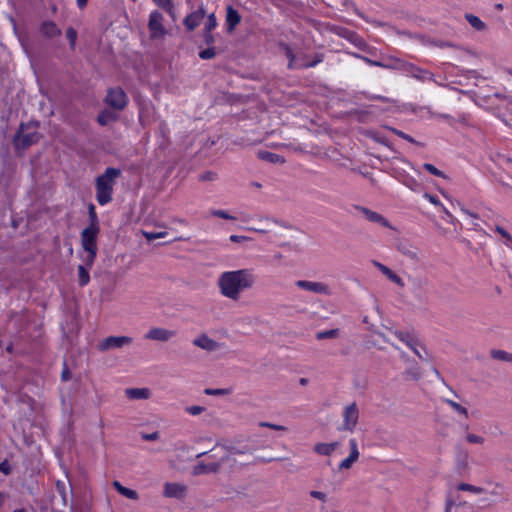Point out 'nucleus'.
<instances>
[{
    "label": "nucleus",
    "instance_id": "nucleus-1",
    "mask_svg": "<svg viewBox=\"0 0 512 512\" xmlns=\"http://www.w3.org/2000/svg\"><path fill=\"white\" fill-rule=\"evenodd\" d=\"M255 282L252 270L239 269L222 272L218 277L217 286L222 296L237 301L244 291L254 286Z\"/></svg>",
    "mask_w": 512,
    "mask_h": 512
},
{
    "label": "nucleus",
    "instance_id": "nucleus-2",
    "mask_svg": "<svg viewBox=\"0 0 512 512\" xmlns=\"http://www.w3.org/2000/svg\"><path fill=\"white\" fill-rule=\"evenodd\" d=\"M120 174V169L108 167L103 174L96 178V200L101 206L112 201L114 185Z\"/></svg>",
    "mask_w": 512,
    "mask_h": 512
},
{
    "label": "nucleus",
    "instance_id": "nucleus-3",
    "mask_svg": "<svg viewBox=\"0 0 512 512\" xmlns=\"http://www.w3.org/2000/svg\"><path fill=\"white\" fill-rule=\"evenodd\" d=\"M100 227H86L81 232V245L87 255L83 261L85 266L91 268L97 256V237Z\"/></svg>",
    "mask_w": 512,
    "mask_h": 512
},
{
    "label": "nucleus",
    "instance_id": "nucleus-4",
    "mask_svg": "<svg viewBox=\"0 0 512 512\" xmlns=\"http://www.w3.org/2000/svg\"><path fill=\"white\" fill-rule=\"evenodd\" d=\"M30 125L21 124L20 129L14 137V144L17 149H26L40 140V134L36 130L30 131Z\"/></svg>",
    "mask_w": 512,
    "mask_h": 512
},
{
    "label": "nucleus",
    "instance_id": "nucleus-5",
    "mask_svg": "<svg viewBox=\"0 0 512 512\" xmlns=\"http://www.w3.org/2000/svg\"><path fill=\"white\" fill-rule=\"evenodd\" d=\"M397 68L400 69L401 71H403L407 76L415 78L418 81L436 82L434 75L431 72H429L428 70H425L423 68H420L412 63L398 61Z\"/></svg>",
    "mask_w": 512,
    "mask_h": 512
},
{
    "label": "nucleus",
    "instance_id": "nucleus-6",
    "mask_svg": "<svg viewBox=\"0 0 512 512\" xmlns=\"http://www.w3.org/2000/svg\"><path fill=\"white\" fill-rule=\"evenodd\" d=\"M342 416H343V423L338 428V430L339 431H349V432L354 431V429L358 423V419H359V410H358L356 403L353 402L350 405H347L344 408Z\"/></svg>",
    "mask_w": 512,
    "mask_h": 512
},
{
    "label": "nucleus",
    "instance_id": "nucleus-7",
    "mask_svg": "<svg viewBox=\"0 0 512 512\" xmlns=\"http://www.w3.org/2000/svg\"><path fill=\"white\" fill-rule=\"evenodd\" d=\"M127 95L120 87L110 88L105 97V102L113 109L121 111L127 105Z\"/></svg>",
    "mask_w": 512,
    "mask_h": 512
},
{
    "label": "nucleus",
    "instance_id": "nucleus-8",
    "mask_svg": "<svg viewBox=\"0 0 512 512\" xmlns=\"http://www.w3.org/2000/svg\"><path fill=\"white\" fill-rule=\"evenodd\" d=\"M162 21L163 15L158 10H154L150 13L148 28L152 39L162 38L166 34Z\"/></svg>",
    "mask_w": 512,
    "mask_h": 512
},
{
    "label": "nucleus",
    "instance_id": "nucleus-9",
    "mask_svg": "<svg viewBox=\"0 0 512 512\" xmlns=\"http://www.w3.org/2000/svg\"><path fill=\"white\" fill-rule=\"evenodd\" d=\"M295 285L300 289L310 291L315 294L330 295L331 293L329 286L323 282L298 280L295 282Z\"/></svg>",
    "mask_w": 512,
    "mask_h": 512
},
{
    "label": "nucleus",
    "instance_id": "nucleus-10",
    "mask_svg": "<svg viewBox=\"0 0 512 512\" xmlns=\"http://www.w3.org/2000/svg\"><path fill=\"white\" fill-rule=\"evenodd\" d=\"M132 342V338L128 336H109L99 344L100 351H107L114 348H121Z\"/></svg>",
    "mask_w": 512,
    "mask_h": 512
},
{
    "label": "nucleus",
    "instance_id": "nucleus-11",
    "mask_svg": "<svg viewBox=\"0 0 512 512\" xmlns=\"http://www.w3.org/2000/svg\"><path fill=\"white\" fill-rule=\"evenodd\" d=\"M355 209L360 211L366 217V219L369 220L370 222L377 223L383 227H387L390 229L393 228L391 226L390 222L381 214H379L375 211H372L369 208L358 206V205L355 206Z\"/></svg>",
    "mask_w": 512,
    "mask_h": 512
},
{
    "label": "nucleus",
    "instance_id": "nucleus-12",
    "mask_svg": "<svg viewBox=\"0 0 512 512\" xmlns=\"http://www.w3.org/2000/svg\"><path fill=\"white\" fill-rule=\"evenodd\" d=\"M176 335L175 331L168 330L165 328H159L155 327L150 329L146 334L145 338L149 340H155V341H168L171 338H173Z\"/></svg>",
    "mask_w": 512,
    "mask_h": 512
},
{
    "label": "nucleus",
    "instance_id": "nucleus-13",
    "mask_svg": "<svg viewBox=\"0 0 512 512\" xmlns=\"http://www.w3.org/2000/svg\"><path fill=\"white\" fill-rule=\"evenodd\" d=\"M227 458H222L220 462H213L209 464L204 463H198L193 467V475H203V474H209V473H217L220 471L223 462H225Z\"/></svg>",
    "mask_w": 512,
    "mask_h": 512
},
{
    "label": "nucleus",
    "instance_id": "nucleus-14",
    "mask_svg": "<svg viewBox=\"0 0 512 512\" xmlns=\"http://www.w3.org/2000/svg\"><path fill=\"white\" fill-rule=\"evenodd\" d=\"M204 17L205 10L203 7H200L198 10L187 15L183 23L188 31H193L196 27L199 26Z\"/></svg>",
    "mask_w": 512,
    "mask_h": 512
},
{
    "label": "nucleus",
    "instance_id": "nucleus-15",
    "mask_svg": "<svg viewBox=\"0 0 512 512\" xmlns=\"http://www.w3.org/2000/svg\"><path fill=\"white\" fill-rule=\"evenodd\" d=\"M193 344L206 351H215L220 345L215 340L208 337L206 334H201L199 337L193 340Z\"/></svg>",
    "mask_w": 512,
    "mask_h": 512
},
{
    "label": "nucleus",
    "instance_id": "nucleus-16",
    "mask_svg": "<svg viewBox=\"0 0 512 512\" xmlns=\"http://www.w3.org/2000/svg\"><path fill=\"white\" fill-rule=\"evenodd\" d=\"M397 250L411 260L418 261L420 259V251L408 242L402 241L397 244Z\"/></svg>",
    "mask_w": 512,
    "mask_h": 512
},
{
    "label": "nucleus",
    "instance_id": "nucleus-17",
    "mask_svg": "<svg viewBox=\"0 0 512 512\" xmlns=\"http://www.w3.org/2000/svg\"><path fill=\"white\" fill-rule=\"evenodd\" d=\"M241 22V16L236 9L232 6L226 8V27L228 32H232L236 26Z\"/></svg>",
    "mask_w": 512,
    "mask_h": 512
},
{
    "label": "nucleus",
    "instance_id": "nucleus-18",
    "mask_svg": "<svg viewBox=\"0 0 512 512\" xmlns=\"http://www.w3.org/2000/svg\"><path fill=\"white\" fill-rule=\"evenodd\" d=\"M186 493V487L178 483H166L164 495L169 498H182Z\"/></svg>",
    "mask_w": 512,
    "mask_h": 512
},
{
    "label": "nucleus",
    "instance_id": "nucleus-19",
    "mask_svg": "<svg viewBox=\"0 0 512 512\" xmlns=\"http://www.w3.org/2000/svg\"><path fill=\"white\" fill-rule=\"evenodd\" d=\"M41 34L46 38H54L61 35V29L53 21H44L40 26Z\"/></svg>",
    "mask_w": 512,
    "mask_h": 512
},
{
    "label": "nucleus",
    "instance_id": "nucleus-20",
    "mask_svg": "<svg viewBox=\"0 0 512 512\" xmlns=\"http://www.w3.org/2000/svg\"><path fill=\"white\" fill-rule=\"evenodd\" d=\"M400 341L405 343L410 349H414L415 345H418V339L410 332H404L399 330H390Z\"/></svg>",
    "mask_w": 512,
    "mask_h": 512
},
{
    "label": "nucleus",
    "instance_id": "nucleus-21",
    "mask_svg": "<svg viewBox=\"0 0 512 512\" xmlns=\"http://www.w3.org/2000/svg\"><path fill=\"white\" fill-rule=\"evenodd\" d=\"M283 50H284V53L286 55V57L288 58L289 62H288V68L289 69H301V64H302V61H303V56L301 57H297L292 49L284 44L283 45Z\"/></svg>",
    "mask_w": 512,
    "mask_h": 512
},
{
    "label": "nucleus",
    "instance_id": "nucleus-22",
    "mask_svg": "<svg viewBox=\"0 0 512 512\" xmlns=\"http://www.w3.org/2000/svg\"><path fill=\"white\" fill-rule=\"evenodd\" d=\"M374 265L385 275L387 276L393 283L397 284L400 287L404 286L403 280L395 274L390 268L381 264L380 262L374 261Z\"/></svg>",
    "mask_w": 512,
    "mask_h": 512
},
{
    "label": "nucleus",
    "instance_id": "nucleus-23",
    "mask_svg": "<svg viewBox=\"0 0 512 512\" xmlns=\"http://www.w3.org/2000/svg\"><path fill=\"white\" fill-rule=\"evenodd\" d=\"M127 397L133 400L148 399L151 391L148 388H129L125 391Z\"/></svg>",
    "mask_w": 512,
    "mask_h": 512
},
{
    "label": "nucleus",
    "instance_id": "nucleus-24",
    "mask_svg": "<svg viewBox=\"0 0 512 512\" xmlns=\"http://www.w3.org/2000/svg\"><path fill=\"white\" fill-rule=\"evenodd\" d=\"M258 158L274 164H283L285 162V159L281 155L270 151H259Z\"/></svg>",
    "mask_w": 512,
    "mask_h": 512
},
{
    "label": "nucleus",
    "instance_id": "nucleus-25",
    "mask_svg": "<svg viewBox=\"0 0 512 512\" xmlns=\"http://www.w3.org/2000/svg\"><path fill=\"white\" fill-rule=\"evenodd\" d=\"M113 486L122 496L131 500L138 499V493L135 490L124 487L119 481H114Z\"/></svg>",
    "mask_w": 512,
    "mask_h": 512
},
{
    "label": "nucleus",
    "instance_id": "nucleus-26",
    "mask_svg": "<svg viewBox=\"0 0 512 512\" xmlns=\"http://www.w3.org/2000/svg\"><path fill=\"white\" fill-rule=\"evenodd\" d=\"M465 19L477 31H483L486 28V24L473 14H466Z\"/></svg>",
    "mask_w": 512,
    "mask_h": 512
},
{
    "label": "nucleus",
    "instance_id": "nucleus-27",
    "mask_svg": "<svg viewBox=\"0 0 512 512\" xmlns=\"http://www.w3.org/2000/svg\"><path fill=\"white\" fill-rule=\"evenodd\" d=\"M490 356L495 360L512 362V354L504 350L493 349L490 352Z\"/></svg>",
    "mask_w": 512,
    "mask_h": 512
},
{
    "label": "nucleus",
    "instance_id": "nucleus-28",
    "mask_svg": "<svg viewBox=\"0 0 512 512\" xmlns=\"http://www.w3.org/2000/svg\"><path fill=\"white\" fill-rule=\"evenodd\" d=\"M324 59V55L322 53H318L314 56L311 61L306 60V56H303V61L301 64V69H307L315 67L317 64L321 63Z\"/></svg>",
    "mask_w": 512,
    "mask_h": 512
},
{
    "label": "nucleus",
    "instance_id": "nucleus-29",
    "mask_svg": "<svg viewBox=\"0 0 512 512\" xmlns=\"http://www.w3.org/2000/svg\"><path fill=\"white\" fill-rule=\"evenodd\" d=\"M90 281V275L88 272V269L83 266L79 265L78 267V282L80 286H86Z\"/></svg>",
    "mask_w": 512,
    "mask_h": 512
},
{
    "label": "nucleus",
    "instance_id": "nucleus-30",
    "mask_svg": "<svg viewBox=\"0 0 512 512\" xmlns=\"http://www.w3.org/2000/svg\"><path fill=\"white\" fill-rule=\"evenodd\" d=\"M313 450L315 453L324 456H330L333 453L332 446L330 447L328 443H317L314 445Z\"/></svg>",
    "mask_w": 512,
    "mask_h": 512
},
{
    "label": "nucleus",
    "instance_id": "nucleus-31",
    "mask_svg": "<svg viewBox=\"0 0 512 512\" xmlns=\"http://www.w3.org/2000/svg\"><path fill=\"white\" fill-rule=\"evenodd\" d=\"M457 489L459 491H468V492H472V493H475V494H482V493L485 492L484 488L478 487V486H474V485H471V484H468V483H460V484H458Z\"/></svg>",
    "mask_w": 512,
    "mask_h": 512
},
{
    "label": "nucleus",
    "instance_id": "nucleus-32",
    "mask_svg": "<svg viewBox=\"0 0 512 512\" xmlns=\"http://www.w3.org/2000/svg\"><path fill=\"white\" fill-rule=\"evenodd\" d=\"M359 458L358 457H355L351 454L348 455V457H346L344 460H342L339 465H338V470L339 471H342V470H348L350 469L353 464L358 460Z\"/></svg>",
    "mask_w": 512,
    "mask_h": 512
},
{
    "label": "nucleus",
    "instance_id": "nucleus-33",
    "mask_svg": "<svg viewBox=\"0 0 512 512\" xmlns=\"http://www.w3.org/2000/svg\"><path fill=\"white\" fill-rule=\"evenodd\" d=\"M338 335H339L338 329L319 331L316 333V339L317 340L333 339V338H336Z\"/></svg>",
    "mask_w": 512,
    "mask_h": 512
},
{
    "label": "nucleus",
    "instance_id": "nucleus-34",
    "mask_svg": "<svg viewBox=\"0 0 512 512\" xmlns=\"http://www.w3.org/2000/svg\"><path fill=\"white\" fill-rule=\"evenodd\" d=\"M423 197L425 199H427L431 204H433L434 206L436 207H440V209L447 215H449V212L448 210L446 209V207L440 202V200L438 199L437 196L435 195H432L430 193H424Z\"/></svg>",
    "mask_w": 512,
    "mask_h": 512
},
{
    "label": "nucleus",
    "instance_id": "nucleus-35",
    "mask_svg": "<svg viewBox=\"0 0 512 512\" xmlns=\"http://www.w3.org/2000/svg\"><path fill=\"white\" fill-rule=\"evenodd\" d=\"M158 7L164 9L168 14L173 16V1L172 0H152Z\"/></svg>",
    "mask_w": 512,
    "mask_h": 512
},
{
    "label": "nucleus",
    "instance_id": "nucleus-36",
    "mask_svg": "<svg viewBox=\"0 0 512 512\" xmlns=\"http://www.w3.org/2000/svg\"><path fill=\"white\" fill-rule=\"evenodd\" d=\"M387 129L390 130L395 135H397L398 137H400V138H402L404 140H407L408 142H410L412 144L420 145V143L418 141H416L413 137H411L410 135L404 133L401 130H398V129L393 128V127H387Z\"/></svg>",
    "mask_w": 512,
    "mask_h": 512
},
{
    "label": "nucleus",
    "instance_id": "nucleus-37",
    "mask_svg": "<svg viewBox=\"0 0 512 512\" xmlns=\"http://www.w3.org/2000/svg\"><path fill=\"white\" fill-rule=\"evenodd\" d=\"M88 210L90 220V225L88 227H99V220L95 210V206L93 204H90Z\"/></svg>",
    "mask_w": 512,
    "mask_h": 512
},
{
    "label": "nucleus",
    "instance_id": "nucleus-38",
    "mask_svg": "<svg viewBox=\"0 0 512 512\" xmlns=\"http://www.w3.org/2000/svg\"><path fill=\"white\" fill-rule=\"evenodd\" d=\"M420 359L424 361H429V354L426 351V348L422 346L419 342L418 345L414 346V349H411Z\"/></svg>",
    "mask_w": 512,
    "mask_h": 512
},
{
    "label": "nucleus",
    "instance_id": "nucleus-39",
    "mask_svg": "<svg viewBox=\"0 0 512 512\" xmlns=\"http://www.w3.org/2000/svg\"><path fill=\"white\" fill-rule=\"evenodd\" d=\"M217 19L214 13H211L207 17V21L204 26V31L212 32L217 27Z\"/></svg>",
    "mask_w": 512,
    "mask_h": 512
},
{
    "label": "nucleus",
    "instance_id": "nucleus-40",
    "mask_svg": "<svg viewBox=\"0 0 512 512\" xmlns=\"http://www.w3.org/2000/svg\"><path fill=\"white\" fill-rule=\"evenodd\" d=\"M445 402L453 409L455 410L456 412H458L459 414H462L464 415L465 417H468V411L465 407L461 406L459 403L453 401V400H450V399H446Z\"/></svg>",
    "mask_w": 512,
    "mask_h": 512
},
{
    "label": "nucleus",
    "instance_id": "nucleus-41",
    "mask_svg": "<svg viewBox=\"0 0 512 512\" xmlns=\"http://www.w3.org/2000/svg\"><path fill=\"white\" fill-rule=\"evenodd\" d=\"M423 168L434 176L446 178V175L443 171L439 170L437 167L430 163H424Z\"/></svg>",
    "mask_w": 512,
    "mask_h": 512
},
{
    "label": "nucleus",
    "instance_id": "nucleus-42",
    "mask_svg": "<svg viewBox=\"0 0 512 512\" xmlns=\"http://www.w3.org/2000/svg\"><path fill=\"white\" fill-rule=\"evenodd\" d=\"M210 215L214 217H219L226 220H235L236 218L230 215L227 211L221 209H212L210 210Z\"/></svg>",
    "mask_w": 512,
    "mask_h": 512
},
{
    "label": "nucleus",
    "instance_id": "nucleus-43",
    "mask_svg": "<svg viewBox=\"0 0 512 512\" xmlns=\"http://www.w3.org/2000/svg\"><path fill=\"white\" fill-rule=\"evenodd\" d=\"M253 450L254 449L249 446H243V447L231 446L228 448L229 453L233 454V455L252 453Z\"/></svg>",
    "mask_w": 512,
    "mask_h": 512
},
{
    "label": "nucleus",
    "instance_id": "nucleus-44",
    "mask_svg": "<svg viewBox=\"0 0 512 512\" xmlns=\"http://www.w3.org/2000/svg\"><path fill=\"white\" fill-rule=\"evenodd\" d=\"M495 230L505 239V245L508 247H512V236L509 232H507L503 227L496 226Z\"/></svg>",
    "mask_w": 512,
    "mask_h": 512
},
{
    "label": "nucleus",
    "instance_id": "nucleus-45",
    "mask_svg": "<svg viewBox=\"0 0 512 512\" xmlns=\"http://www.w3.org/2000/svg\"><path fill=\"white\" fill-rule=\"evenodd\" d=\"M77 31L73 27H68L66 30V37L70 42V46L72 49L75 48L76 40H77Z\"/></svg>",
    "mask_w": 512,
    "mask_h": 512
},
{
    "label": "nucleus",
    "instance_id": "nucleus-46",
    "mask_svg": "<svg viewBox=\"0 0 512 512\" xmlns=\"http://www.w3.org/2000/svg\"><path fill=\"white\" fill-rule=\"evenodd\" d=\"M216 55L215 48L208 46L206 49L200 51L199 57L203 60L214 58Z\"/></svg>",
    "mask_w": 512,
    "mask_h": 512
},
{
    "label": "nucleus",
    "instance_id": "nucleus-47",
    "mask_svg": "<svg viewBox=\"0 0 512 512\" xmlns=\"http://www.w3.org/2000/svg\"><path fill=\"white\" fill-rule=\"evenodd\" d=\"M143 235L144 237L148 240V241H152V240H155V239H158V238H163L167 235V232L165 231H162V232H148V231H143Z\"/></svg>",
    "mask_w": 512,
    "mask_h": 512
},
{
    "label": "nucleus",
    "instance_id": "nucleus-48",
    "mask_svg": "<svg viewBox=\"0 0 512 512\" xmlns=\"http://www.w3.org/2000/svg\"><path fill=\"white\" fill-rule=\"evenodd\" d=\"M97 120L100 125L104 126V125H107L109 123V121L112 120V115L109 111H104L98 115Z\"/></svg>",
    "mask_w": 512,
    "mask_h": 512
},
{
    "label": "nucleus",
    "instance_id": "nucleus-49",
    "mask_svg": "<svg viewBox=\"0 0 512 512\" xmlns=\"http://www.w3.org/2000/svg\"><path fill=\"white\" fill-rule=\"evenodd\" d=\"M218 178L217 173L213 171H206L199 175L200 181H215Z\"/></svg>",
    "mask_w": 512,
    "mask_h": 512
},
{
    "label": "nucleus",
    "instance_id": "nucleus-50",
    "mask_svg": "<svg viewBox=\"0 0 512 512\" xmlns=\"http://www.w3.org/2000/svg\"><path fill=\"white\" fill-rule=\"evenodd\" d=\"M204 410H205V407L198 406V405L188 406L185 408V411L188 414L193 415V416H197V415L201 414Z\"/></svg>",
    "mask_w": 512,
    "mask_h": 512
},
{
    "label": "nucleus",
    "instance_id": "nucleus-51",
    "mask_svg": "<svg viewBox=\"0 0 512 512\" xmlns=\"http://www.w3.org/2000/svg\"><path fill=\"white\" fill-rule=\"evenodd\" d=\"M332 31H333L334 33H336L337 35H339L340 37L345 38V39H347L348 37H350L351 32H352L351 30H348V29L343 28V27H334V28L332 29Z\"/></svg>",
    "mask_w": 512,
    "mask_h": 512
},
{
    "label": "nucleus",
    "instance_id": "nucleus-52",
    "mask_svg": "<svg viewBox=\"0 0 512 512\" xmlns=\"http://www.w3.org/2000/svg\"><path fill=\"white\" fill-rule=\"evenodd\" d=\"M349 447H350V453L351 455L358 457L360 456L359 450H358V444L355 438H352L349 440Z\"/></svg>",
    "mask_w": 512,
    "mask_h": 512
},
{
    "label": "nucleus",
    "instance_id": "nucleus-53",
    "mask_svg": "<svg viewBox=\"0 0 512 512\" xmlns=\"http://www.w3.org/2000/svg\"><path fill=\"white\" fill-rule=\"evenodd\" d=\"M259 426L267 427V428L274 429L277 431H286L287 430V428L285 426L277 425V424H273V423H269V422H260Z\"/></svg>",
    "mask_w": 512,
    "mask_h": 512
},
{
    "label": "nucleus",
    "instance_id": "nucleus-54",
    "mask_svg": "<svg viewBox=\"0 0 512 512\" xmlns=\"http://www.w3.org/2000/svg\"><path fill=\"white\" fill-rule=\"evenodd\" d=\"M203 40L207 46L213 47L215 38H214L212 32L204 31L203 32Z\"/></svg>",
    "mask_w": 512,
    "mask_h": 512
},
{
    "label": "nucleus",
    "instance_id": "nucleus-55",
    "mask_svg": "<svg viewBox=\"0 0 512 512\" xmlns=\"http://www.w3.org/2000/svg\"><path fill=\"white\" fill-rule=\"evenodd\" d=\"M204 393L206 395L218 396V395L226 394L227 390H225V389H211V388H207V389H205Z\"/></svg>",
    "mask_w": 512,
    "mask_h": 512
},
{
    "label": "nucleus",
    "instance_id": "nucleus-56",
    "mask_svg": "<svg viewBox=\"0 0 512 512\" xmlns=\"http://www.w3.org/2000/svg\"><path fill=\"white\" fill-rule=\"evenodd\" d=\"M467 441L475 444H482L484 442V438L475 434H468L466 437Z\"/></svg>",
    "mask_w": 512,
    "mask_h": 512
},
{
    "label": "nucleus",
    "instance_id": "nucleus-57",
    "mask_svg": "<svg viewBox=\"0 0 512 512\" xmlns=\"http://www.w3.org/2000/svg\"><path fill=\"white\" fill-rule=\"evenodd\" d=\"M160 437L159 432L155 431L153 433H143L142 439L145 441H155L158 440Z\"/></svg>",
    "mask_w": 512,
    "mask_h": 512
},
{
    "label": "nucleus",
    "instance_id": "nucleus-58",
    "mask_svg": "<svg viewBox=\"0 0 512 512\" xmlns=\"http://www.w3.org/2000/svg\"><path fill=\"white\" fill-rule=\"evenodd\" d=\"M310 496L323 502H325L327 498L324 492L314 490L310 492Z\"/></svg>",
    "mask_w": 512,
    "mask_h": 512
},
{
    "label": "nucleus",
    "instance_id": "nucleus-59",
    "mask_svg": "<svg viewBox=\"0 0 512 512\" xmlns=\"http://www.w3.org/2000/svg\"><path fill=\"white\" fill-rule=\"evenodd\" d=\"M229 239H230V241L235 242V243H243V242L249 240L248 237L243 236V235H231L229 237Z\"/></svg>",
    "mask_w": 512,
    "mask_h": 512
},
{
    "label": "nucleus",
    "instance_id": "nucleus-60",
    "mask_svg": "<svg viewBox=\"0 0 512 512\" xmlns=\"http://www.w3.org/2000/svg\"><path fill=\"white\" fill-rule=\"evenodd\" d=\"M0 471L5 475H9L11 473V467L8 461H3L0 463Z\"/></svg>",
    "mask_w": 512,
    "mask_h": 512
},
{
    "label": "nucleus",
    "instance_id": "nucleus-61",
    "mask_svg": "<svg viewBox=\"0 0 512 512\" xmlns=\"http://www.w3.org/2000/svg\"><path fill=\"white\" fill-rule=\"evenodd\" d=\"M70 371L66 365V363L64 362V367H63V370L61 372V380L66 382L70 379Z\"/></svg>",
    "mask_w": 512,
    "mask_h": 512
},
{
    "label": "nucleus",
    "instance_id": "nucleus-62",
    "mask_svg": "<svg viewBox=\"0 0 512 512\" xmlns=\"http://www.w3.org/2000/svg\"><path fill=\"white\" fill-rule=\"evenodd\" d=\"M353 44L360 49H363L366 46L365 41L359 35L357 36L356 41H353Z\"/></svg>",
    "mask_w": 512,
    "mask_h": 512
},
{
    "label": "nucleus",
    "instance_id": "nucleus-63",
    "mask_svg": "<svg viewBox=\"0 0 512 512\" xmlns=\"http://www.w3.org/2000/svg\"><path fill=\"white\" fill-rule=\"evenodd\" d=\"M7 498H8L7 494L0 492V510L3 508Z\"/></svg>",
    "mask_w": 512,
    "mask_h": 512
},
{
    "label": "nucleus",
    "instance_id": "nucleus-64",
    "mask_svg": "<svg viewBox=\"0 0 512 512\" xmlns=\"http://www.w3.org/2000/svg\"><path fill=\"white\" fill-rule=\"evenodd\" d=\"M89 0H76L77 6L80 9H83L86 7Z\"/></svg>",
    "mask_w": 512,
    "mask_h": 512
}]
</instances>
